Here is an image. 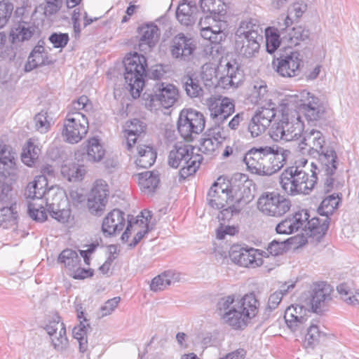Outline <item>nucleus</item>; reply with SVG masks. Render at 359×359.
I'll list each match as a JSON object with an SVG mask.
<instances>
[{"mask_svg": "<svg viewBox=\"0 0 359 359\" xmlns=\"http://www.w3.org/2000/svg\"><path fill=\"white\" fill-rule=\"evenodd\" d=\"M261 41L259 39H236V48L240 55L245 57H252L258 53Z\"/></svg>", "mask_w": 359, "mask_h": 359, "instance_id": "obj_41", "label": "nucleus"}, {"mask_svg": "<svg viewBox=\"0 0 359 359\" xmlns=\"http://www.w3.org/2000/svg\"><path fill=\"white\" fill-rule=\"evenodd\" d=\"M285 30V34L283 35V39L287 47L297 46L301 41L308 39L310 35L309 30L302 26L293 28L288 26Z\"/></svg>", "mask_w": 359, "mask_h": 359, "instance_id": "obj_38", "label": "nucleus"}, {"mask_svg": "<svg viewBox=\"0 0 359 359\" xmlns=\"http://www.w3.org/2000/svg\"><path fill=\"white\" fill-rule=\"evenodd\" d=\"M194 148L188 144L175 146L170 151L168 164L174 168L181 167L180 177L183 180L194 175L198 169L202 156L194 154Z\"/></svg>", "mask_w": 359, "mask_h": 359, "instance_id": "obj_6", "label": "nucleus"}, {"mask_svg": "<svg viewBox=\"0 0 359 359\" xmlns=\"http://www.w3.org/2000/svg\"><path fill=\"white\" fill-rule=\"evenodd\" d=\"M291 98L297 102L308 121H316L326 118L328 106L314 94L304 90L291 96Z\"/></svg>", "mask_w": 359, "mask_h": 359, "instance_id": "obj_9", "label": "nucleus"}, {"mask_svg": "<svg viewBox=\"0 0 359 359\" xmlns=\"http://www.w3.org/2000/svg\"><path fill=\"white\" fill-rule=\"evenodd\" d=\"M196 48L193 38L180 33L175 36L170 43V50L172 56L183 61H188Z\"/></svg>", "mask_w": 359, "mask_h": 359, "instance_id": "obj_18", "label": "nucleus"}, {"mask_svg": "<svg viewBox=\"0 0 359 359\" xmlns=\"http://www.w3.org/2000/svg\"><path fill=\"white\" fill-rule=\"evenodd\" d=\"M58 260L64 264L69 271H73L75 268L81 265V258L78 253L72 249L64 250L59 255Z\"/></svg>", "mask_w": 359, "mask_h": 359, "instance_id": "obj_52", "label": "nucleus"}, {"mask_svg": "<svg viewBox=\"0 0 359 359\" xmlns=\"http://www.w3.org/2000/svg\"><path fill=\"white\" fill-rule=\"evenodd\" d=\"M289 241L290 239L283 241L273 240L269 243L267 251L273 256L280 255L285 251L287 243H289Z\"/></svg>", "mask_w": 359, "mask_h": 359, "instance_id": "obj_61", "label": "nucleus"}, {"mask_svg": "<svg viewBox=\"0 0 359 359\" xmlns=\"http://www.w3.org/2000/svg\"><path fill=\"white\" fill-rule=\"evenodd\" d=\"M124 212L114 209L104 218L102 231L105 236H113L119 233L125 226Z\"/></svg>", "mask_w": 359, "mask_h": 359, "instance_id": "obj_29", "label": "nucleus"}, {"mask_svg": "<svg viewBox=\"0 0 359 359\" xmlns=\"http://www.w3.org/2000/svg\"><path fill=\"white\" fill-rule=\"evenodd\" d=\"M160 182L158 173L147 171L138 175L140 189L146 194H152Z\"/></svg>", "mask_w": 359, "mask_h": 359, "instance_id": "obj_43", "label": "nucleus"}, {"mask_svg": "<svg viewBox=\"0 0 359 359\" xmlns=\"http://www.w3.org/2000/svg\"><path fill=\"white\" fill-rule=\"evenodd\" d=\"M257 209L264 215L281 217L289 211L290 201L275 192H264L257 199Z\"/></svg>", "mask_w": 359, "mask_h": 359, "instance_id": "obj_11", "label": "nucleus"}, {"mask_svg": "<svg viewBox=\"0 0 359 359\" xmlns=\"http://www.w3.org/2000/svg\"><path fill=\"white\" fill-rule=\"evenodd\" d=\"M121 298L119 297H114L107 300L104 304L101 306L100 310V317L103 318L110 315L118 306Z\"/></svg>", "mask_w": 359, "mask_h": 359, "instance_id": "obj_62", "label": "nucleus"}, {"mask_svg": "<svg viewBox=\"0 0 359 359\" xmlns=\"http://www.w3.org/2000/svg\"><path fill=\"white\" fill-rule=\"evenodd\" d=\"M307 218L308 212L306 210L298 211L294 215L287 217L278 223L276 227V231L278 234H291L301 229Z\"/></svg>", "mask_w": 359, "mask_h": 359, "instance_id": "obj_28", "label": "nucleus"}, {"mask_svg": "<svg viewBox=\"0 0 359 359\" xmlns=\"http://www.w3.org/2000/svg\"><path fill=\"white\" fill-rule=\"evenodd\" d=\"M273 149V154L271 156L273 165L275 167V173L279 171L291 156V151L283 147L273 145L271 147Z\"/></svg>", "mask_w": 359, "mask_h": 359, "instance_id": "obj_47", "label": "nucleus"}, {"mask_svg": "<svg viewBox=\"0 0 359 359\" xmlns=\"http://www.w3.org/2000/svg\"><path fill=\"white\" fill-rule=\"evenodd\" d=\"M302 306H290L288 307L284 315L285 323L288 327L293 332H299L304 334L306 331V340L309 345H312L315 341H318L325 334L320 332L318 326L309 325L306 323L308 318L305 315L302 316Z\"/></svg>", "mask_w": 359, "mask_h": 359, "instance_id": "obj_8", "label": "nucleus"}, {"mask_svg": "<svg viewBox=\"0 0 359 359\" xmlns=\"http://www.w3.org/2000/svg\"><path fill=\"white\" fill-rule=\"evenodd\" d=\"M201 77L205 86H212L217 83V66L213 63H205L201 67Z\"/></svg>", "mask_w": 359, "mask_h": 359, "instance_id": "obj_53", "label": "nucleus"}, {"mask_svg": "<svg viewBox=\"0 0 359 359\" xmlns=\"http://www.w3.org/2000/svg\"><path fill=\"white\" fill-rule=\"evenodd\" d=\"M341 196V194L334 193L325 198L318 209L319 214L326 217H328L329 215H332L337 208Z\"/></svg>", "mask_w": 359, "mask_h": 359, "instance_id": "obj_49", "label": "nucleus"}, {"mask_svg": "<svg viewBox=\"0 0 359 359\" xmlns=\"http://www.w3.org/2000/svg\"><path fill=\"white\" fill-rule=\"evenodd\" d=\"M201 8L204 13L217 18L226 13V6L221 0H201Z\"/></svg>", "mask_w": 359, "mask_h": 359, "instance_id": "obj_45", "label": "nucleus"}, {"mask_svg": "<svg viewBox=\"0 0 359 359\" xmlns=\"http://www.w3.org/2000/svg\"><path fill=\"white\" fill-rule=\"evenodd\" d=\"M54 196L52 200L47 197L44 204L48 208V211L53 218L60 222L65 223L69 217V211L60 208L58 199L62 196V193H57Z\"/></svg>", "mask_w": 359, "mask_h": 359, "instance_id": "obj_39", "label": "nucleus"}, {"mask_svg": "<svg viewBox=\"0 0 359 359\" xmlns=\"http://www.w3.org/2000/svg\"><path fill=\"white\" fill-rule=\"evenodd\" d=\"M328 226V217H325L323 220L318 217H313L309 219V215L308 214V218L301 229L305 232L306 236H309V237H316V239L318 240L325 234Z\"/></svg>", "mask_w": 359, "mask_h": 359, "instance_id": "obj_32", "label": "nucleus"}, {"mask_svg": "<svg viewBox=\"0 0 359 359\" xmlns=\"http://www.w3.org/2000/svg\"><path fill=\"white\" fill-rule=\"evenodd\" d=\"M328 170H322V163H320L319 172L323 177L324 189L325 192L332 191H338L342 189L344 184V180L339 179L336 175V170L338 166L337 158L333 159L330 163H327Z\"/></svg>", "mask_w": 359, "mask_h": 359, "instance_id": "obj_30", "label": "nucleus"}, {"mask_svg": "<svg viewBox=\"0 0 359 359\" xmlns=\"http://www.w3.org/2000/svg\"><path fill=\"white\" fill-rule=\"evenodd\" d=\"M263 28L258 20L248 18L241 22L236 32V39L262 40Z\"/></svg>", "mask_w": 359, "mask_h": 359, "instance_id": "obj_31", "label": "nucleus"}, {"mask_svg": "<svg viewBox=\"0 0 359 359\" xmlns=\"http://www.w3.org/2000/svg\"><path fill=\"white\" fill-rule=\"evenodd\" d=\"M304 131V124L297 118L283 117L278 123H275L271 128L270 135L274 141L283 140L291 142L299 140Z\"/></svg>", "mask_w": 359, "mask_h": 359, "instance_id": "obj_12", "label": "nucleus"}, {"mask_svg": "<svg viewBox=\"0 0 359 359\" xmlns=\"http://www.w3.org/2000/svg\"><path fill=\"white\" fill-rule=\"evenodd\" d=\"M302 62L301 54L297 51L286 50L273 62L276 72L283 77H293L299 74Z\"/></svg>", "mask_w": 359, "mask_h": 359, "instance_id": "obj_14", "label": "nucleus"}, {"mask_svg": "<svg viewBox=\"0 0 359 359\" xmlns=\"http://www.w3.org/2000/svg\"><path fill=\"white\" fill-rule=\"evenodd\" d=\"M62 135L66 142L75 144L80 142L88 130V120L85 114L67 113Z\"/></svg>", "mask_w": 359, "mask_h": 359, "instance_id": "obj_13", "label": "nucleus"}, {"mask_svg": "<svg viewBox=\"0 0 359 359\" xmlns=\"http://www.w3.org/2000/svg\"><path fill=\"white\" fill-rule=\"evenodd\" d=\"M301 163L303 165H292L286 168L279 177V183L283 191L290 196L298 194H309L317 182V175L315 171L309 175L305 165L307 160L304 159Z\"/></svg>", "mask_w": 359, "mask_h": 359, "instance_id": "obj_2", "label": "nucleus"}, {"mask_svg": "<svg viewBox=\"0 0 359 359\" xmlns=\"http://www.w3.org/2000/svg\"><path fill=\"white\" fill-rule=\"evenodd\" d=\"M91 109V104L89 99L86 95H82L79 97L76 101L72 103L68 113H81L85 114L88 109Z\"/></svg>", "mask_w": 359, "mask_h": 359, "instance_id": "obj_59", "label": "nucleus"}, {"mask_svg": "<svg viewBox=\"0 0 359 359\" xmlns=\"http://www.w3.org/2000/svg\"><path fill=\"white\" fill-rule=\"evenodd\" d=\"M182 82L186 94L189 97H201L203 95L204 90L197 77H194L193 75H187L182 79Z\"/></svg>", "mask_w": 359, "mask_h": 359, "instance_id": "obj_44", "label": "nucleus"}, {"mask_svg": "<svg viewBox=\"0 0 359 359\" xmlns=\"http://www.w3.org/2000/svg\"><path fill=\"white\" fill-rule=\"evenodd\" d=\"M330 289L329 285L325 283H319L314 285L311 293L309 304L313 312L318 311L325 306L326 301L330 300Z\"/></svg>", "mask_w": 359, "mask_h": 359, "instance_id": "obj_33", "label": "nucleus"}, {"mask_svg": "<svg viewBox=\"0 0 359 359\" xmlns=\"http://www.w3.org/2000/svg\"><path fill=\"white\" fill-rule=\"evenodd\" d=\"M64 0H45V2L39 6L43 11V15L50 18L55 15L62 7ZM81 0H66L67 8H72L78 5Z\"/></svg>", "mask_w": 359, "mask_h": 359, "instance_id": "obj_42", "label": "nucleus"}, {"mask_svg": "<svg viewBox=\"0 0 359 359\" xmlns=\"http://www.w3.org/2000/svg\"><path fill=\"white\" fill-rule=\"evenodd\" d=\"M229 257L235 264L244 266L255 268L261 266L262 259L257 256V250L254 248H245L239 245H233L229 250Z\"/></svg>", "mask_w": 359, "mask_h": 359, "instance_id": "obj_20", "label": "nucleus"}, {"mask_svg": "<svg viewBox=\"0 0 359 359\" xmlns=\"http://www.w3.org/2000/svg\"><path fill=\"white\" fill-rule=\"evenodd\" d=\"M18 172L15 153L11 146L0 140V175L4 178H14L18 175Z\"/></svg>", "mask_w": 359, "mask_h": 359, "instance_id": "obj_24", "label": "nucleus"}, {"mask_svg": "<svg viewBox=\"0 0 359 359\" xmlns=\"http://www.w3.org/2000/svg\"><path fill=\"white\" fill-rule=\"evenodd\" d=\"M302 153H308L316 157L318 156L319 163H322V170H328L327 163L337 158L334 149L325 144V137L320 130L311 129L306 131L304 137L299 144Z\"/></svg>", "mask_w": 359, "mask_h": 359, "instance_id": "obj_4", "label": "nucleus"}, {"mask_svg": "<svg viewBox=\"0 0 359 359\" xmlns=\"http://www.w3.org/2000/svg\"><path fill=\"white\" fill-rule=\"evenodd\" d=\"M337 290L340 298L348 305L359 304V291L354 288L352 282H346L339 284Z\"/></svg>", "mask_w": 359, "mask_h": 359, "instance_id": "obj_40", "label": "nucleus"}, {"mask_svg": "<svg viewBox=\"0 0 359 359\" xmlns=\"http://www.w3.org/2000/svg\"><path fill=\"white\" fill-rule=\"evenodd\" d=\"M34 126L37 131L41 133H46L50 126V121L48 120L47 111L41 110L34 118Z\"/></svg>", "mask_w": 359, "mask_h": 359, "instance_id": "obj_58", "label": "nucleus"}, {"mask_svg": "<svg viewBox=\"0 0 359 359\" xmlns=\"http://www.w3.org/2000/svg\"><path fill=\"white\" fill-rule=\"evenodd\" d=\"M205 123V117L201 112L193 109H184L179 116L177 130L186 141L191 142L194 134L198 135L204 130Z\"/></svg>", "mask_w": 359, "mask_h": 359, "instance_id": "obj_10", "label": "nucleus"}, {"mask_svg": "<svg viewBox=\"0 0 359 359\" xmlns=\"http://www.w3.org/2000/svg\"><path fill=\"white\" fill-rule=\"evenodd\" d=\"M86 334L87 326L83 321H81L78 326L74 327L72 331V334L74 339L78 341L80 351L82 353L85 352L87 349Z\"/></svg>", "mask_w": 359, "mask_h": 359, "instance_id": "obj_57", "label": "nucleus"}, {"mask_svg": "<svg viewBox=\"0 0 359 359\" xmlns=\"http://www.w3.org/2000/svg\"><path fill=\"white\" fill-rule=\"evenodd\" d=\"M86 169L83 165L76 163H68L62 166L61 173L69 181L81 180L86 174Z\"/></svg>", "mask_w": 359, "mask_h": 359, "instance_id": "obj_50", "label": "nucleus"}, {"mask_svg": "<svg viewBox=\"0 0 359 359\" xmlns=\"http://www.w3.org/2000/svg\"><path fill=\"white\" fill-rule=\"evenodd\" d=\"M36 32V27L30 22L20 21L14 25L10 37L13 43L29 40Z\"/></svg>", "mask_w": 359, "mask_h": 359, "instance_id": "obj_36", "label": "nucleus"}, {"mask_svg": "<svg viewBox=\"0 0 359 359\" xmlns=\"http://www.w3.org/2000/svg\"><path fill=\"white\" fill-rule=\"evenodd\" d=\"M151 102H158L164 108H169L177 102L179 92L177 87L170 83L157 81L153 86Z\"/></svg>", "mask_w": 359, "mask_h": 359, "instance_id": "obj_16", "label": "nucleus"}, {"mask_svg": "<svg viewBox=\"0 0 359 359\" xmlns=\"http://www.w3.org/2000/svg\"><path fill=\"white\" fill-rule=\"evenodd\" d=\"M123 65L124 79L128 90L133 98H137L144 85V78L147 67L146 57L143 55L135 53L124 59Z\"/></svg>", "mask_w": 359, "mask_h": 359, "instance_id": "obj_5", "label": "nucleus"}, {"mask_svg": "<svg viewBox=\"0 0 359 359\" xmlns=\"http://www.w3.org/2000/svg\"><path fill=\"white\" fill-rule=\"evenodd\" d=\"M250 201V199L244 198L236 199L235 203H231L226 205V208H222V210L219 212L217 218L219 220H229L233 214H238Z\"/></svg>", "mask_w": 359, "mask_h": 359, "instance_id": "obj_46", "label": "nucleus"}, {"mask_svg": "<svg viewBox=\"0 0 359 359\" xmlns=\"http://www.w3.org/2000/svg\"><path fill=\"white\" fill-rule=\"evenodd\" d=\"M44 329L56 351H63L68 347L69 341L66 336V328L59 316H55L52 320H49Z\"/></svg>", "mask_w": 359, "mask_h": 359, "instance_id": "obj_21", "label": "nucleus"}, {"mask_svg": "<svg viewBox=\"0 0 359 359\" xmlns=\"http://www.w3.org/2000/svg\"><path fill=\"white\" fill-rule=\"evenodd\" d=\"M276 115L274 104L270 103L269 107H262L252 117L248 127L250 136L253 138L262 135Z\"/></svg>", "mask_w": 359, "mask_h": 359, "instance_id": "obj_15", "label": "nucleus"}, {"mask_svg": "<svg viewBox=\"0 0 359 359\" xmlns=\"http://www.w3.org/2000/svg\"><path fill=\"white\" fill-rule=\"evenodd\" d=\"M50 41L54 48H64L67 44L69 38L68 34L53 33L49 37Z\"/></svg>", "mask_w": 359, "mask_h": 359, "instance_id": "obj_64", "label": "nucleus"}, {"mask_svg": "<svg viewBox=\"0 0 359 359\" xmlns=\"http://www.w3.org/2000/svg\"><path fill=\"white\" fill-rule=\"evenodd\" d=\"M146 123L137 118L126 122L125 133L126 136V147L128 151L133 153L135 145L140 143L141 137L146 132Z\"/></svg>", "mask_w": 359, "mask_h": 359, "instance_id": "obj_27", "label": "nucleus"}, {"mask_svg": "<svg viewBox=\"0 0 359 359\" xmlns=\"http://www.w3.org/2000/svg\"><path fill=\"white\" fill-rule=\"evenodd\" d=\"M292 23V19L289 16H286L283 22H278L277 27L265 29L266 46L268 53H274L282 43H285V41H283V35L285 34V29Z\"/></svg>", "mask_w": 359, "mask_h": 359, "instance_id": "obj_23", "label": "nucleus"}, {"mask_svg": "<svg viewBox=\"0 0 359 359\" xmlns=\"http://www.w3.org/2000/svg\"><path fill=\"white\" fill-rule=\"evenodd\" d=\"M248 100L252 104H257L265 98L267 94V86L264 81H255L250 87Z\"/></svg>", "mask_w": 359, "mask_h": 359, "instance_id": "obj_48", "label": "nucleus"}, {"mask_svg": "<svg viewBox=\"0 0 359 359\" xmlns=\"http://www.w3.org/2000/svg\"><path fill=\"white\" fill-rule=\"evenodd\" d=\"M219 145L218 142L206 136L203 139L199 150L204 154H212L218 148Z\"/></svg>", "mask_w": 359, "mask_h": 359, "instance_id": "obj_63", "label": "nucleus"}, {"mask_svg": "<svg viewBox=\"0 0 359 359\" xmlns=\"http://www.w3.org/2000/svg\"><path fill=\"white\" fill-rule=\"evenodd\" d=\"M259 306L255 294L250 293L242 298L236 294L223 297L219 299L217 309L226 324L239 330L243 329L257 316Z\"/></svg>", "mask_w": 359, "mask_h": 359, "instance_id": "obj_1", "label": "nucleus"}, {"mask_svg": "<svg viewBox=\"0 0 359 359\" xmlns=\"http://www.w3.org/2000/svg\"><path fill=\"white\" fill-rule=\"evenodd\" d=\"M273 149L270 146H261L251 148L245 154L243 161L248 170L260 176H270L275 173L271 156Z\"/></svg>", "mask_w": 359, "mask_h": 359, "instance_id": "obj_7", "label": "nucleus"}, {"mask_svg": "<svg viewBox=\"0 0 359 359\" xmlns=\"http://www.w3.org/2000/svg\"><path fill=\"white\" fill-rule=\"evenodd\" d=\"M47 179L44 175L36 176L34 180L28 184L25 195L27 198H30L32 201H29L27 212L29 216L36 222H44L46 218V212L44 208V203L46 198L55 195V189L50 188L48 191Z\"/></svg>", "mask_w": 359, "mask_h": 359, "instance_id": "obj_3", "label": "nucleus"}, {"mask_svg": "<svg viewBox=\"0 0 359 359\" xmlns=\"http://www.w3.org/2000/svg\"><path fill=\"white\" fill-rule=\"evenodd\" d=\"M233 196L227 184H219L215 182L207 194V203L214 209L220 210L233 203Z\"/></svg>", "mask_w": 359, "mask_h": 359, "instance_id": "obj_19", "label": "nucleus"}, {"mask_svg": "<svg viewBox=\"0 0 359 359\" xmlns=\"http://www.w3.org/2000/svg\"><path fill=\"white\" fill-rule=\"evenodd\" d=\"M13 11V4L6 1H0V29L3 28L8 23Z\"/></svg>", "mask_w": 359, "mask_h": 359, "instance_id": "obj_60", "label": "nucleus"}, {"mask_svg": "<svg viewBox=\"0 0 359 359\" xmlns=\"http://www.w3.org/2000/svg\"><path fill=\"white\" fill-rule=\"evenodd\" d=\"M180 279V273L168 270L154 278L150 284V288L154 292L161 291L168 286L179 282Z\"/></svg>", "mask_w": 359, "mask_h": 359, "instance_id": "obj_37", "label": "nucleus"}, {"mask_svg": "<svg viewBox=\"0 0 359 359\" xmlns=\"http://www.w3.org/2000/svg\"><path fill=\"white\" fill-rule=\"evenodd\" d=\"M196 10L190 3L180 4L176 11V17L182 25H190L194 22V13Z\"/></svg>", "mask_w": 359, "mask_h": 359, "instance_id": "obj_51", "label": "nucleus"}, {"mask_svg": "<svg viewBox=\"0 0 359 359\" xmlns=\"http://www.w3.org/2000/svg\"><path fill=\"white\" fill-rule=\"evenodd\" d=\"M207 105L212 118L224 120L234 112L235 104L232 100L221 95H212L207 100Z\"/></svg>", "mask_w": 359, "mask_h": 359, "instance_id": "obj_22", "label": "nucleus"}, {"mask_svg": "<svg viewBox=\"0 0 359 359\" xmlns=\"http://www.w3.org/2000/svg\"><path fill=\"white\" fill-rule=\"evenodd\" d=\"M18 212L15 205L11 207H2L0 209V226L7 229L15 224Z\"/></svg>", "mask_w": 359, "mask_h": 359, "instance_id": "obj_55", "label": "nucleus"}, {"mask_svg": "<svg viewBox=\"0 0 359 359\" xmlns=\"http://www.w3.org/2000/svg\"><path fill=\"white\" fill-rule=\"evenodd\" d=\"M161 32L158 27L153 24H146L138 30L139 48L144 53L150 51L156 46L160 37Z\"/></svg>", "mask_w": 359, "mask_h": 359, "instance_id": "obj_26", "label": "nucleus"}, {"mask_svg": "<svg viewBox=\"0 0 359 359\" xmlns=\"http://www.w3.org/2000/svg\"><path fill=\"white\" fill-rule=\"evenodd\" d=\"M224 67L226 74L219 79V84L226 89L238 88L244 79V74L239 64L235 60H231L226 62Z\"/></svg>", "mask_w": 359, "mask_h": 359, "instance_id": "obj_25", "label": "nucleus"}, {"mask_svg": "<svg viewBox=\"0 0 359 359\" xmlns=\"http://www.w3.org/2000/svg\"><path fill=\"white\" fill-rule=\"evenodd\" d=\"M40 149L33 143L29 142L22 149L21 153L22 161L28 166H32L39 158Z\"/></svg>", "mask_w": 359, "mask_h": 359, "instance_id": "obj_56", "label": "nucleus"}, {"mask_svg": "<svg viewBox=\"0 0 359 359\" xmlns=\"http://www.w3.org/2000/svg\"><path fill=\"white\" fill-rule=\"evenodd\" d=\"M109 187L103 180L95 181L89 195L87 205L91 213L100 215L104 210L109 196Z\"/></svg>", "mask_w": 359, "mask_h": 359, "instance_id": "obj_17", "label": "nucleus"}, {"mask_svg": "<svg viewBox=\"0 0 359 359\" xmlns=\"http://www.w3.org/2000/svg\"><path fill=\"white\" fill-rule=\"evenodd\" d=\"M135 145L133 152L136 151L137 158L135 164L141 168H150L156 161V152L154 148L149 145L138 143Z\"/></svg>", "mask_w": 359, "mask_h": 359, "instance_id": "obj_34", "label": "nucleus"}, {"mask_svg": "<svg viewBox=\"0 0 359 359\" xmlns=\"http://www.w3.org/2000/svg\"><path fill=\"white\" fill-rule=\"evenodd\" d=\"M50 63H52V61L49 59L48 52L45 50L43 45L39 43L29 54L27 62L25 65V72H30L39 66L48 65Z\"/></svg>", "mask_w": 359, "mask_h": 359, "instance_id": "obj_35", "label": "nucleus"}, {"mask_svg": "<svg viewBox=\"0 0 359 359\" xmlns=\"http://www.w3.org/2000/svg\"><path fill=\"white\" fill-rule=\"evenodd\" d=\"M104 155V150L97 138L88 140L87 148V158L92 162L100 161Z\"/></svg>", "mask_w": 359, "mask_h": 359, "instance_id": "obj_54", "label": "nucleus"}]
</instances>
